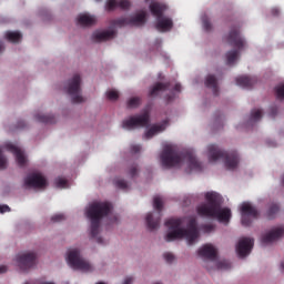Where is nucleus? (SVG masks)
I'll list each match as a JSON object with an SVG mask.
<instances>
[{
    "instance_id": "nucleus-13",
    "label": "nucleus",
    "mask_w": 284,
    "mask_h": 284,
    "mask_svg": "<svg viewBox=\"0 0 284 284\" xmlns=\"http://www.w3.org/2000/svg\"><path fill=\"white\" fill-rule=\"evenodd\" d=\"M23 186L27 190H45L48 187V179L43 173L36 171L24 178Z\"/></svg>"
},
{
    "instance_id": "nucleus-25",
    "label": "nucleus",
    "mask_w": 284,
    "mask_h": 284,
    "mask_svg": "<svg viewBox=\"0 0 284 284\" xmlns=\"http://www.w3.org/2000/svg\"><path fill=\"white\" fill-rule=\"evenodd\" d=\"M4 39L10 41V43H19L21 39H23V36L19 31H7L4 33Z\"/></svg>"
},
{
    "instance_id": "nucleus-37",
    "label": "nucleus",
    "mask_w": 284,
    "mask_h": 284,
    "mask_svg": "<svg viewBox=\"0 0 284 284\" xmlns=\"http://www.w3.org/2000/svg\"><path fill=\"white\" fill-rule=\"evenodd\" d=\"M275 90H276L277 99L283 101L284 100V83L278 84Z\"/></svg>"
},
{
    "instance_id": "nucleus-44",
    "label": "nucleus",
    "mask_w": 284,
    "mask_h": 284,
    "mask_svg": "<svg viewBox=\"0 0 284 284\" xmlns=\"http://www.w3.org/2000/svg\"><path fill=\"white\" fill-rule=\"evenodd\" d=\"M6 272H8V266L0 265V274H6Z\"/></svg>"
},
{
    "instance_id": "nucleus-43",
    "label": "nucleus",
    "mask_w": 284,
    "mask_h": 284,
    "mask_svg": "<svg viewBox=\"0 0 284 284\" xmlns=\"http://www.w3.org/2000/svg\"><path fill=\"white\" fill-rule=\"evenodd\" d=\"M134 283V277H125L122 284H133Z\"/></svg>"
},
{
    "instance_id": "nucleus-35",
    "label": "nucleus",
    "mask_w": 284,
    "mask_h": 284,
    "mask_svg": "<svg viewBox=\"0 0 284 284\" xmlns=\"http://www.w3.org/2000/svg\"><path fill=\"white\" fill-rule=\"evenodd\" d=\"M114 185L115 187H120V190H128V187H130V184L121 179H115Z\"/></svg>"
},
{
    "instance_id": "nucleus-7",
    "label": "nucleus",
    "mask_w": 284,
    "mask_h": 284,
    "mask_svg": "<svg viewBox=\"0 0 284 284\" xmlns=\"http://www.w3.org/2000/svg\"><path fill=\"white\" fill-rule=\"evenodd\" d=\"M197 256L202 261H207L205 267L210 270V265L215 270H230L232 263L226 260H219V248L214 244H204L197 248Z\"/></svg>"
},
{
    "instance_id": "nucleus-11",
    "label": "nucleus",
    "mask_w": 284,
    "mask_h": 284,
    "mask_svg": "<svg viewBox=\"0 0 284 284\" xmlns=\"http://www.w3.org/2000/svg\"><path fill=\"white\" fill-rule=\"evenodd\" d=\"M37 251H24L13 257V265L19 272H30L37 267Z\"/></svg>"
},
{
    "instance_id": "nucleus-16",
    "label": "nucleus",
    "mask_w": 284,
    "mask_h": 284,
    "mask_svg": "<svg viewBox=\"0 0 284 284\" xmlns=\"http://www.w3.org/2000/svg\"><path fill=\"white\" fill-rule=\"evenodd\" d=\"M150 123V115L144 112L141 115L130 116L122 121L123 130H136V128H145Z\"/></svg>"
},
{
    "instance_id": "nucleus-39",
    "label": "nucleus",
    "mask_w": 284,
    "mask_h": 284,
    "mask_svg": "<svg viewBox=\"0 0 284 284\" xmlns=\"http://www.w3.org/2000/svg\"><path fill=\"white\" fill-rule=\"evenodd\" d=\"M51 221L53 223H61V221H65V215L63 213H57L53 216H51Z\"/></svg>"
},
{
    "instance_id": "nucleus-15",
    "label": "nucleus",
    "mask_w": 284,
    "mask_h": 284,
    "mask_svg": "<svg viewBox=\"0 0 284 284\" xmlns=\"http://www.w3.org/2000/svg\"><path fill=\"white\" fill-rule=\"evenodd\" d=\"M241 223L244 227H250L251 223H254V219L258 216V211L250 202H243L240 205Z\"/></svg>"
},
{
    "instance_id": "nucleus-42",
    "label": "nucleus",
    "mask_w": 284,
    "mask_h": 284,
    "mask_svg": "<svg viewBox=\"0 0 284 284\" xmlns=\"http://www.w3.org/2000/svg\"><path fill=\"white\" fill-rule=\"evenodd\" d=\"M6 212H10V206L0 205V214H6Z\"/></svg>"
},
{
    "instance_id": "nucleus-18",
    "label": "nucleus",
    "mask_w": 284,
    "mask_h": 284,
    "mask_svg": "<svg viewBox=\"0 0 284 284\" xmlns=\"http://www.w3.org/2000/svg\"><path fill=\"white\" fill-rule=\"evenodd\" d=\"M281 236H284V225H276L264 232L261 237L262 245H270V243H274V241H278Z\"/></svg>"
},
{
    "instance_id": "nucleus-29",
    "label": "nucleus",
    "mask_w": 284,
    "mask_h": 284,
    "mask_svg": "<svg viewBox=\"0 0 284 284\" xmlns=\"http://www.w3.org/2000/svg\"><path fill=\"white\" fill-rule=\"evenodd\" d=\"M262 118H263L262 109H254L251 112V123H256V121H261Z\"/></svg>"
},
{
    "instance_id": "nucleus-24",
    "label": "nucleus",
    "mask_w": 284,
    "mask_h": 284,
    "mask_svg": "<svg viewBox=\"0 0 284 284\" xmlns=\"http://www.w3.org/2000/svg\"><path fill=\"white\" fill-rule=\"evenodd\" d=\"M235 83L240 88H252L256 83V80L246 75H240L235 79Z\"/></svg>"
},
{
    "instance_id": "nucleus-2",
    "label": "nucleus",
    "mask_w": 284,
    "mask_h": 284,
    "mask_svg": "<svg viewBox=\"0 0 284 284\" xmlns=\"http://www.w3.org/2000/svg\"><path fill=\"white\" fill-rule=\"evenodd\" d=\"M160 159L163 168L184 170L189 174H192V172H201L202 170L199 160H196V156L194 155V152L186 151L184 153H179L176 152V145L172 143L164 144Z\"/></svg>"
},
{
    "instance_id": "nucleus-32",
    "label": "nucleus",
    "mask_w": 284,
    "mask_h": 284,
    "mask_svg": "<svg viewBox=\"0 0 284 284\" xmlns=\"http://www.w3.org/2000/svg\"><path fill=\"white\" fill-rule=\"evenodd\" d=\"M139 105H141V98L133 97L128 100V108H130L131 110L134 108H139Z\"/></svg>"
},
{
    "instance_id": "nucleus-10",
    "label": "nucleus",
    "mask_w": 284,
    "mask_h": 284,
    "mask_svg": "<svg viewBox=\"0 0 284 284\" xmlns=\"http://www.w3.org/2000/svg\"><path fill=\"white\" fill-rule=\"evenodd\" d=\"M3 150L13 154L16 162L20 168L28 165V155L26 154V151H23L19 144L7 142L3 146H0V170H6V168H8V158L3 155Z\"/></svg>"
},
{
    "instance_id": "nucleus-47",
    "label": "nucleus",
    "mask_w": 284,
    "mask_h": 284,
    "mask_svg": "<svg viewBox=\"0 0 284 284\" xmlns=\"http://www.w3.org/2000/svg\"><path fill=\"white\" fill-rule=\"evenodd\" d=\"M97 284H105V282H98Z\"/></svg>"
},
{
    "instance_id": "nucleus-41",
    "label": "nucleus",
    "mask_w": 284,
    "mask_h": 284,
    "mask_svg": "<svg viewBox=\"0 0 284 284\" xmlns=\"http://www.w3.org/2000/svg\"><path fill=\"white\" fill-rule=\"evenodd\" d=\"M131 152L133 154H136V152H141V145H139V144L131 145Z\"/></svg>"
},
{
    "instance_id": "nucleus-20",
    "label": "nucleus",
    "mask_w": 284,
    "mask_h": 284,
    "mask_svg": "<svg viewBox=\"0 0 284 284\" xmlns=\"http://www.w3.org/2000/svg\"><path fill=\"white\" fill-rule=\"evenodd\" d=\"M226 41L234 48H237V50H244V48L247 47V42H245V39L241 37V32H239L236 29L231 30L226 37Z\"/></svg>"
},
{
    "instance_id": "nucleus-31",
    "label": "nucleus",
    "mask_w": 284,
    "mask_h": 284,
    "mask_svg": "<svg viewBox=\"0 0 284 284\" xmlns=\"http://www.w3.org/2000/svg\"><path fill=\"white\" fill-rule=\"evenodd\" d=\"M105 95L109 101H116L119 99V91L116 89H110L105 92Z\"/></svg>"
},
{
    "instance_id": "nucleus-26",
    "label": "nucleus",
    "mask_w": 284,
    "mask_h": 284,
    "mask_svg": "<svg viewBox=\"0 0 284 284\" xmlns=\"http://www.w3.org/2000/svg\"><path fill=\"white\" fill-rule=\"evenodd\" d=\"M206 88H210L214 94H216V90L219 88V82L214 75H207L205 80Z\"/></svg>"
},
{
    "instance_id": "nucleus-17",
    "label": "nucleus",
    "mask_w": 284,
    "mask_h": 284,
    "mask_svg": "<svg viewBox=\"0 0 284 284\" xmlns=\"http://www.w3.org/2000/svg\"><path fill=\"white\" fill-rule=\"evenodd\" d=\"M181 92V84L176 83L174 87V91L168 92V84L163 83H156L154 87H152L149 90V97H159L160 94H172L169 98H166L168 101H173L176 94Z\"/></svg>"
},
{
    "instance_id": "nucleus-22",
    "label": "nucleus",
    "mask_w": 284,
    "mask_h": 284,
    "mask_svg": "<svg viewBox=\"0 0 284 284\" xmlns=\"http://www.w3.org/2000/svg\"><path fill=\"white\" fill-rule=\"evenodd\" d=\"M75 23L80 28H90L97 23V17L89 12L79 13Z\"/></svg>"
},
{
    "instance_id": "nucleus-23",
    "label": "nucleus",
    "mask_w": 284,
    "mask_h": 284,
    "mask_svg": "<svg viewBox=\"0 0 284 284\" xmlns=\"http://www.w3.org/2000/svg\"><path fill=\"white\" fill-rule=\"evenodd\" d=\"M132 3L130 0H108L105 4L106 10H116V8H121V10H128Z\"/></svg>"
},
{
    "instance_id": "nucleus-46",
    "label": "nucleus",
    "mask_w": 284,
    "mask_h": 284,
    "mask_svg": "<svg viewBox=\"0 0 284 284\" xmlns=\"http://www.w3.org/2000/svg\"><path fill=\"white\" fill-rule=\"evenodd\" d=\"M3 50H6V48L3 47V44H0V52H2Z\"/></svg>"
},
{
    "instance_id": "nucleus-45",
    "label": "nucleus",
    "mask_w": 284,
    "mask_h": 284,
    "mask_svg": "<svg viewBox=\"0 0 284 284\" xmlns=\"http://www.w3.org/2000/svg\"><path fill=\"white\" fill-rule=\"evenodd\" d=\"M272 12H273L274 16L278 14V8L272 9Z\"/></svg>"
},
{
    "instance_id": "nucleus-1",
    "label": "nucleus",
    "mask_w": 284,
    "mask_h": 284,
    "mask_svg": "<svg viewBox=\"0 0 284 284\" xmlns=\"http://www.w3.org/2000/svg\"><path fill=\"white\" fill-rule=\"evenodd\" d=\"M85 216L91 222L90 237L98 245H108L110 239L103 235V229H101V219L106 217L109 225H114L119 221V217L112 213V204L108 202H92L85 210Z\"/></svg>"
},
{
    "instance_id": "nucleus-40",
    "label": "nucleus",
    "mask_w": 284,
    "mask_h": 284,
    "mask_svg": "<svg viewBox=\"0 0 284 284\" xmlns=\"http://www.w3.org/2000/svg\"><path fill=\"white\" fill-rule=\"evenodd\" d=\"M201 230L202 232H204V234H210V232H214V225L206 224V225H203Z\"/></svg>"
},
{
    "instance_id": "nucleus-12",
    "label": "nucleus",
    "mask_w": 284,
    "mask_h": 284,
    "mask_svg": "<svg viewBox=\"0 0 284 284\" xmlns=\"http://www.w3.org/2000/svg\"><path fill=\"white\" fill-rule=\"evenodd\" d=\"M81 74L75 73L71 79L68 80L64 92L70 97L72 103H83L85 98H83V93L81 92Z\"/></svg>"
},
{
    "instance_id": "nucleus-19",
    "label": "nucleus",
    "mask_w": 284,
    "mask_h": 284,
    "mask_svg": "<svg viewBox=\"0 0 284 284\" xmlns=\"http://www.w3.org/2000/svg\"><path fill=\"white\" fill-rule=\"evenodd\" d=\"M252 247H254V239L252 237H242L237 242L235 246V252L240 258H245V256H250L252 252Z\"/></svg>"
},
{
    "instance_id": "nucleus-36",
    "label": "nucleus",
    "mask_w": 284,
    "mask_h": 284,
    "mask_svg": "<svg viewBox=\"0 0 284 284\" xmlns=\"http://www.w3.org/2000/svg\"><path fill=\"white\" fill-rule=\"evenodd\" d=\"M278 210L280 209L277 204L271 205L267 211V219H274V214H277Z\"/></svg>"
},
{
    "instance_id": "nucleus-9",
    "label": "nucleus",
    "mask_w": 284,
    "mask_h": 284,
    "mask_svg": "<svg viewBox=\"0 0 284 284\" xmlns=\"http://www.w3.org/2000/svg\"><path fill=\"white\" fill-rule=\"evenodd\" d=\"M64 260L71 270H78L79 272H92L94 270V266L81 255V248L77 246L67 248Z\"/></svg>"
},
{
    "instance_id": "nucleus-4",
    "label": "nucleus",
    "mask_w": 284,
    "mask_h": 284,
    "mask_svg": "<svg viewBox=\"0 0 284 284\" xmlns=\"http://www.w3.org/2000/svg\"><path fill=\"white\" fill-rule=\"evenodd\" d=\"M204 199L206 203H202L196 206V213L199 216L215 219L219 223H230V219H232V210L221 206L223 203L221 194L214 191L206 192L204 193Z\"/></svg>"
},
{
    "instance_id": "nucleus-6",
    "label": "nucleus",
    "mask_w": 284,
    "mask_h": 284,
    "mask_svg": "<svg viewBox=\"0 0 284 284\" xmlns=\"http://www.w3.org/2000/svg\"><path fill=\"white\" fill-rule=\"evenodd\" d=\"M204 154L209 163L216 164L223 161L224 168L227 170H236V168H239V154H227L216 144H209L204 150Z\"/></svg>"
},
{
    "instance_id": "nucleus-27",
    "label": "nucleus",
    "mask_w": 284,
    "mask_h": 284,
    "mask_svg": "<svg viewBox=\"0 0 284 284\" xmlns=\"http://www.w3.org/2000/svg\"><path fill=\"white\" fill-rule=\"evenodd\" d=\"M239 61V51H229L226 53V63L227 65H234Z\"/></svg>"
},
{
    "instance_id": "nucleus-14",
    "label": "nucleus",
    "mask_w": 284,
    "mask_h": 284,
    "mask_svg": "<svg viewBox=\"0 0 284 284\" xmlns=\"http://www.w3.org/2000/svg\"><path fill=\"white\" fill-rule=\"evenodd\" d=\"M153 207L158 212L148 213L145 216V222L149 230H158L159 224L161 223V210H163V199L161 195H155L153 197Z\"/></svg>"
},
{
    "instance_id": "nucleus-8",
    "label": "nucleus",
    "mask_w": 284,
    "mask_h": 284,
    "mask_svg": "<svg viewBox=\"0 0 284 284\" xmlns=\"http://www.w3.org/2000/svg\"><path fill=\"white\" fill-rule=\"evenodd\" d=\"M151 13L155 17V29L159 32H170L174 28L172 18L163 14L168 10V4L159 1H152L149 6Z\"/></svg>"
},
{
    "instance_id": "nucleus-38",
    "label": "nucleus",
    "mask_w": 284,
    "mask_h": 284,
    "mask_svg": "<svg viewBox=\"0 0 284 284\" xmlns=\"http://www.w3.org/2000/svg\"><path fill=\"white\" fill-rule=\"evenodd\" d=\"M163 260L165 263H174L176 261V256L173 253L166 252L163 254Z\"/></svg>"
},
{
    "instance_id": "nucleus-28",
    "label": "nucleus",
    "mask_w": 284,
    "mask_h": 284,
    "mask_svg": "<svg viewBox=\"0 0 284 284\" xmlns=\"http://www.w3.org/2000/svg\"><path fill=\"white\" fill-rule=\"evenodd\" d=\"M34 121H37L38 123H54L50 115H45L43 113H37L34 115Z\"/></svg>"
},
{
    "instance_id": "nucleus-33",
    "label": "nucleus",
    "mask_w": 284,
    "mask_h": 284,
    "mask_svg": "<svg viewBox=\"0 0 284 284\" xmlns=\"http://www.w3.org/2000/svg\"><path fill=\"white\" fill-rule=\"evenodd\" d=\"M201 20L203 30L210 32V30H212V23H210V19L207 18V16H202Z\"/></svg>"
},
{
    "instance_id": "nucleus-5",
    "label": "nucleus",
    "mask_w": 284,
    "mask_h": 284,
    "mask_svg": "<svg viewBox=\"0 0 284 284\" xmlns=\"http://www.w3.org/2000/svg\"><path fill=\"white\" fill-rule=\"evenodd\" d=\"M145 17H148L145 11H139L131 18H120L114 20L109 29L95 30L92 33V39L98 42L114 39V37H116V28H123V26H143L145 23Z\"/></svg>"
},
{
    "instance_id": "nucleus-34",
    "label": "nucleus",
    "mask_w": 284,
    "mask_h": 284,
    "mask_svg": "<svg viewBox=\"0 0 284 284\" xmlns=\"http://www.w3.org/2000/svg\"><path fill=\"white\" fill-rule=\"evenodd\" d=\"M129 179H136L139 176V166L131 165L128 171Z\"/></svg>"
},
{
    "instance_id": "nucleus-30",
    "label": "nucleus",
    "mask_w": 284,
    "mask_h": 284,
    "mask_svg": "<svg viewBox=\"0 0 284 284\" xmlns=\"http://www.w3.org/2000/svg\"><path fill=\"white\" fill-rule=\"evenodd\" d=\"M55 187H59L60 190H65V187H70V183L65 178H57L55 181Z\"/></svg>"
},
{
    "instance_id": "nucleus-3",
    "label": "nucleus",
    "mask_w": 284,
    "mask_h": 284,
    "mask_svg": "<svg viewBox=\"0 0 284 284\" xmlns=\"http://www.w3.org/2000/svg\"><path fill=\"white\" fill-rule=\"evenodd\" d=\"M168 227L165 234V241H176V239H185L189 245H192L199 241L201 236L199 232V223L196 217L189 216L182 219H171L165 222Z\"/></svg>"
},
{
    "instance_id": "nucleus-21",
    "label": "nucleus",
    "mask_w": 284,
    "mask_h": 284,
    "mask_svg": "<svg viewBox=\"0 0 284 284\" xmlns=\"http://www.w3.org/2000/svg\"><path fill=\"white\" fill-rule=\"evenodd\" d=\"M170 126V121L164 120L160 123L152 124L149 126L144 133V139H152L153 136H156V134H161V132H165L168 128Z\"/></svg>"
}]
</instances>
